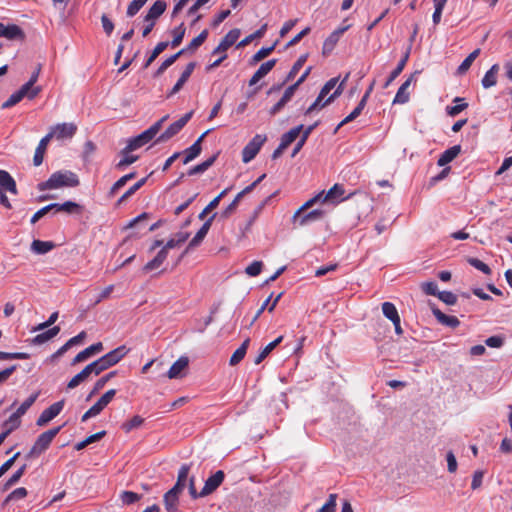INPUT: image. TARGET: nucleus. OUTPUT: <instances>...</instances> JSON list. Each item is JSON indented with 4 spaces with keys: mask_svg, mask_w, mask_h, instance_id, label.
<instances>
[{
    "mask_svg": "<svg viewBox=\"0 0 512 512\" xmlns=\"http://www.w3.org/2000/svg\"><path fill=\"white\" fill-rule=\"evenodd\" d=\"M337 494H330L327 502L317 512H335Z\"/></svg>",
    "mask_w": 512,
    "mask_h": 512,
    "instance_id": "62",
    "label": "nucleus"
},
{
    "mask_svg": "<svg viewBox=\"0 0 512 512\" xmlns=\"http://www.w3.org/2000/svg\"><path fill=\"white\" fill-rule=\"evenodd\" d=\"M28 494V491L24 487L16 488L12 491L3 501V506L7 505L11 501H18L25 498Z\"/></svg>",
    "mask_w": 512,
    "mask_h": 512,
    "instance_id": "49",
    "label": "nucleus"
},
{
    "mask_svg": "<svg viewBox=\"0 0 512 512\" xmlns=\"http://www.w3.org/2000/svg\"><path fill=\"white\" fill-rule=\"evenodd\" d=\"M0 192H9L14 195L18 193L15 180L7 171L2 169H0Z\"/></svg>",
    "mask_w": 512,
    "mask_h": 512,
    "instance_id": "16",
    "label": "nucleus"
},
{
    "mask_svg": "<svg viewBox=\"0 0 512 512\" xmlns=\"http://www.w3.org/2000/svg\"><path fill=\"white\" fill-rule=\"evenodd\" d=\"M168 42H159L153 49L151 55L146 59L143 67L148 68L152 62L168 47Z\"/></svg>",
    "mask_w": 512,
    "mask_h": 512,
    "instance_id": "47",
    "label": "nucleus"
},
{
    "mask_svg": "<svg viewBox=\"0 0 512 512\" xmlns=\"http://www.w3.org/2000/svg\"><path fill=\"white\" fill-rule=\"evenodd\" d=\"M307 57H308L307 55H301L297 59V61L293 64L291 70L289 71L285 81H290V80L294 79V77L298 74L300 69L305 64Z\"/></svg>",
    "mask_w": 512,
    "mask_h": 512,
    "instance_id": "58",
    "label": "nucleus"
},
{
    "mask_svg": "<svg viewBox=\"0 0 512 512\" xmlns=\"http://www.w3.org/2000/svg\"><path fill=\"white\" fill-rule=\"evenodd\" d=\"M303 129V125H298L292 129H290L288 132L284 133L281 137L280 143L282 144V147H288L290 144H292L299 134L301 133Z\"/></svg>",
    "mask_w": 512,
    "mask_h": 512,
    "instance_id": "36",
    "label": "nucleus"
},
{
    "mask_svg": "<svg viewBox=\"0 0 512 512\" xmlns=\"http://www.w3.org/2000/svg\"><path fill=\"white\" fill-rule=\"evenodd\" d=\"M209 131L204 132L189 148L184 151L185 157L183 159V164H188L201 153V142L204 137L208 134Z\"/></svg>",
    "mask_w": 512,
    "mask_h": 512,
    "instance_id": "20",
    "label": "nucleus"
},
{
    "mask_svg": "<svg viewBox=\"0 0 512 512\" xmlns=\"http://www.w3.org/2000/svg\"><path fill=\"white\" fill-rule=\"evenodd\" d=\"M130 153L131 152H124V148L121 150L120 154L122 155V159L116 164L118 170H123L138 160V156L131 155Z\"/></svg>",
    "mask_w": 512,
    "mask_h": 512,
    "instance_id": "46",
    "label": "nucleus"
},
{
    "mask_svg": "<svg viewBox=\"0 0 512 512\" xmlns=\"http://www.w3.org/2000/svg\"><path fill=\"white\" fill-rule=\"evenodd\" d=\"M79 184L77 175L71 171L54 172L46 181L38 184L39 191L76 187Z\"/></svg>",
    "mask_w": 512,
    "mask_h": 512,
    "instance_id": "1",
    "label": "nucleus"
},
{
    "mask_svg": "<svg viewBox=\"0 0 512 512\" xmlns=\"http://www.w3.org/2000/svg\"><path fill=\"white\" fill-rule=\"evenodd\" d=\"M323 204H331L333 206L345 201L350 195L345 196L344 186L341 184H334L328 191H321Z\"/></svg>",
    "mask_w": 512,
    "mask_h": 512,
    "instance_id": "7",
    "label": "nucleus"
},
{
    "mask_svg": "<svg viewBox=\"0 0 512 512\" xmlns=\"http://www.w3.org/2000/svg\"><path fill=\"white\" fill-rule=\"evenodd\" d=\"M215 216H216V213H214L209 219H207L204 222L202 227L197 231L195 236L190 240L185 252H187L188 250L193 249L201 244L203 239L206 237Z\"/></svg>",
    "mask_w": 512,
    "mask_h": 512,
    "instance_id": "12",
    "label": "nucleus"
},
{
    "mask_svg": "<svg viewBox=\"0 0 512 512\" xmlns=\"http://www.w3.org/2000/svg\"><path fill=\"white\" fill-rule=\"evenodd\" d=\"M91 363L88 364L81 372L76 374L67 384L68 389L76 388L81 382L86 380L91 374H94V369L91 368Z\"/></svg>",
    "mask_w": 512,
    "mask_h": 512,
    "instance_id": "28",
    "label": "nucleus"
},
{
    "mask_svg": "<svg viewBox=\"0 0 512 512\" xmlns=\"http://www.w3.org/2000/svg\"><path fill=\"white\" fill-rule=\"evenodd\" d=\"M148 177H144L137 181L133 186H131L118 200V204H121L125 200H127L130 196H132L136 191H138L143 185H145Z\"/></svg>",
    "mask_w": 512,
    "mask_h": 512,
    "instance_id": "56",
    "label": "nucleus"
},
{
    "mask_svg": "<svg viewBox=\"0 0 512 512\" xmlns=\"http://www.w3.org/2000/svg\"><path fill=\"white\" fill-rule=\"evenodd\" d=\"M266 177V174H262L259 176L253 183L245 187L241 192H239L236 197L234 198V202L239 204L240 200L248 193L252 192L259 183L263 181V179Z\"/></svg>",
    "mask_w": 512,
    "mask_h": 512,
    "instance_id": "51",
    "label": "nucleus"
},
{
    "mask_svg": "<svg viewBox=\"0 0 512 512\" xmlns=\"http://www.w3.org/2000/svg\"><path fill=\"white\" fill-rule=\"evenodd\" d=\"M249 343H250V339L247 338L244 340V342L241 344V346L235 350V352L232 354V356L229 360V364L231 366H235L243 360V358L245 357V355L247 353Z\"/></svg>",
    "mask_w": 512,
    "mask_h": 512,
    "instance_id": "35",
    "label": "nucleus"
},
{
    "mask_svg": "<svg viewBox=\"0 0 512 512\" xmlns=\"http://www.w3.org/2000/svg\"><path fill=\"white\" fill-rule=\"evenodd\" d=\"M480 52L481 50L479 48L471 52L457 68V73L459 75L465 74L469 70L475 59L479 56Z\"/></svg>",
    "mask_w": 512,
    "mask_h": 512,
    "instance_id": "41",
    "label": "nucleus"
},
{
    "mask_svg": "<svg viewBox=\"0 0 512 512\" xmlns=\"http://www.w3.org/2000/svg\"><path fill=\"white\" fill-rule=\"evenodd\" d=\"M283 340V336H279L274 341L270 342L266 345L263 350L259 353V355L255 359V364H260Z\"/></svg>",
    "mask_w": 512,
    "mask_h": 512,
    "instance_id": "39",
    "label": "nucleus"
},
{
    "mask_svg": "<svg viewBox=\"0 0 512 512\" xmlns=\"http://www.w3.org/2000/svg\"><path fill=\"white\" fill-rule=\"evenodd\" d=\"M316 203L323 204V198L321 192H319L317 195L306 201L297 211H296V217L300 215V212H304L305 210L309 209Z\"/></svg>",
    "mask_w": 512,
    "mask_h": 512,
    "instance_id": "61",
    "label": "nucleus"
},
{
    "mask_svg": "<svg viewBox=\"0 0 512 512\" xmlns=\"http://www.w3.org/2000/svg\"><path fill=\"white\" fill-rule=\"evenodd\" d=\"M39 396V393L36 392L32 395H30L18 408L17 410L14 412L16 413L19 417H22L26 412L27 410L34 404V402L37 400Z\"/></svg>",
    "mask_w": 512,
    "mask_h": 512,
    "instance_id": "53",
    "label": "nucleus"
},
{
    "mask_svg": "<svg viewBox=\"0 0 512 512\" xmlns=\"http://www.w3.org/2000/svg\"><path fill=\"white\" fill-rule=\"evenodd\" d=\"M143 422L144 419L141 416L135 415L129 421L124 422L121 425V428L125 433H129L133 429L139 428L143 424Z\"/></svg>",
    "mask_w": 512,
    "mask_h": 512,
    "instance_id": "48",
    "label": "nucleus"
},
{
    "mask_svg": "<svg viewBox=\"0 0 512 512\" xmlns=\"http://www.w3.org/2000/svg\"><path fill=\"white\" fill-rule=\"evenodd\" d=\"M51 138H52V134H47L45 137H43L40 140V142L35 150L34 157H33V163L35 166H39L43 162V156H44L47 144Z\"/></svg>",
    "mask_w": 512,
    "mask_h": 512,
    "instance_id": "30",
    "label": "nucleus"
},
{
    "mask_svg": "<svg viewBox=\"0 0 512 512\" xmlns=\"http://www.w3.org/2000/svg\"><path fill=\"white\" fill-rule=\"evenodd\" d=\"M189 364V359L185 356H181L178 360H176L170 369L167 372V376L169 379H176L181 377L182 371H184Z\"/></svg>",
    "mask_w": 512,
    "mask_h": 512,
    "instance_id": "22",
    "label": "nucleus"
},
{
    "mask_svg": "<svg viewBox=\"0 0 512 512\" xmlns=\"http://www.w3.org/2000/svg\"><path fill=\"white\" fill-rule=\"evenodd\" d=\"M368 100V95H363L362 99L359 101L358 105L353 109V111L346 116L338 125V128L355 120L363 111L364 107L366 106Z\"/></svg>",
    "mask_w": 512,
    "mask_h": 512,
    "instance_id": "34",
    "label": "nucleus"
},
{
    "mask_svg": "<svg viewBox=\"0 0 512 512\" xmlns=\"http://www.w3.org/2000/svg\"><path fill=\"white\" fill-rule=\"evenodd\" d=\"M61 429L62 426H58L40 434L27 454V458L39 456L46 451Z\"/></svg>",
    "mask_w": 512,
    "mask_h": 512,
    "instance_id": "4",
    "label": "nucleus"
},
{
    "mask_svg": "<svg viewBox=\"0 0 512 512\" xmlns=\"http://www.w3.org/2000/svg\"><path fill=\"white\" fill-rule=\"evenodd\" d=\"M24 97L21 95V93L17 90L16 92L12 93L10 97L2 104L3 109L11 108L14 105L18 104Z\"/></svg>",
    "mask_w": 512,
    "mask_h": 512,
    "instance_id": "63",
    "label": "nucleus"
},
{
    "mask_svg": "<svg viewBox=\"0 0 512 512\" xmlns=\"http://www.w3.org/2000/svg\"><path fill=\"white\" fill-rule=\"evenodd\" d=\"M262 267L263 263L261 261H253L250 265L246 267L245 272L249 276L255 277L261 273Z\"/></svg>",
    "mask_w": 512,
    "mask_h": 512,
    "instance_id": "64",
    "label": "nucleus"
},
{
    "mask_svg": "<svg viewBox=\"0 0 512 512\" xmlns=\"http://www.w3.org/2000/svg\"><path fill=\"white\" fill-rule=\"evenodd\" d=\"M277 41L269 46V47H262L260 50H258L252 57L251 59V63L252 64H255L261 60H263L264 58H266L268 55H270L272 53V51L275 49V46L277 45Z\"/></svg>",
    "mask_w": 512,
    "mask_h": 512,
    "instance_id": "55",
    "label": "nucleus"
},
{
    "mask_svg": "<svg viewBox=\"0 0 512 512\" xmlns=\"http://www.w3.org/2000/svg\"><path fill=\"white\" fill-rule=\"evenodd\" d=\"M193 111L187 112L180 119L173 122L157 139V143L166 142L176 134H178L183 127L188 123V121L192 118Z\"/></svg>",
    "mask_w": 512,
    "mask_h": 512,
    "instance_id": "6",
    "label": "nucleus"
},
{
    "mask_svg": "<svg viewBox=\"0 0 512 512\" xmlns=\"http://www.w3.org/2000/svg\"><path fill=\"white\" fill-rule=\"evenodd\" d=\"M467 262L472 267H474L475 269L481 271L482 273H484L486 275H489L492 272L491 268L486 263H484L483 261H481L478 258L470 257V258L467 259Z\"/></svg>",
    "mask_w": 512,
    "mask_h": 512,
    "instance_id": "59",
    "label": "nucleus"
},
{
    "mask_svg": "<svg viewBox=\"0 0 512 512\" xmlns=\"http://www.w3.org/2000/svg\"><path fill=\"white\" fill-rule=\"evenodd\" d=\"M240 34V30L235 28L230 30L223 37L218 46L212 51V55H219V58L206 67L207 71L217 68L221 65V63L227 58L226 51L235 44V42L240 37Z\"/></svg>",
    "mask_w": 512,
    "mask_h": 512,
    "instance_id": "3",
    "label": "nucleus"
},
{
    "mask_svg": "<svg viewBox=\"0 0 512 512\" xmlns=\"http://www.w3.org/2000/svg\"><path fill=\"white\" fill-rule=\"evenodd\" d=\"M208 34H209L208 30L204 29L197 37L192 39V41L188 44V46L186 48H184L185 52L188 50L194 51L198 47H200L207 39Z\"/></svg>",
    "mask_w": 512,
    "mask_h": 512,
    "instance_id": "50",
    "label": "nucleus"
},
{
    "mask_svg": "<svg viewBox=\"0 0 512 512\" xmlns=\"http://www.w3.org/2000/svg\"><path fill=\"white\" fill-rule=\"evenodd\" d=\"M409 54H410V49H408L406 51V53L404 54L402 59L398 62L396 68L390 73L388 79L386 80V82L384 84V88H387L401 74V72L405 68V65L408 61Z\"/></svg>",
    "mask_w": 512,
    "mask_h": 512,
    "instance_id": "31",
    "label": "nucleus"
},
{
    "mask_svg": "<svg viewBox=\"0 0 512 512\" xmlns=\"http://www.w3.org/2000/svg\"><path fill=\"white\" fill-rule=\"evenodd\" d=\"M461 152L460 145H454L447 150H445L440 157L438 158L437 164L438 166L444 167L445 165L452 162Z\"/></svg>",
    "mask_w": 512,
    "mask_h": 512,
    "instance_id": "25",
    "label": "nucleus"
},
{
    "mask_svg": "<svg viewBox=\"0 0 512 512\" xmlns=\"http://www.w3.org/2000/svg\"><path fill=\"white\" fill-rule=\"evenodd\" d=\"M127 353H128V349L126 348V346L122 345V346H119L116 349L108 352L107 354L100 357L96 361L92 362L91 368L94 369V374L99 375L103 371L116 365L118 362H120L125 357V355Z\"/></svg>",
    "mask_w": 512,
    "mask_h": 512,
    "instance_id": "2",
    "label": "nucleus"
},
{
    "mask_svg": "<svg viewBox=\"0 0 512 512\" xmlns=\"http://www.w3.org/2000/svg\"><path fill=\"white\" fill-rule=\"evenodd\" d=\"M148 0H133L127 7L126 15L127 17L135 16L140 9L147 3Z\"/></svg>",
    "mask_w": 512,
    "mask_h": 512,
    "instance_id": "60",
    "label": "nucleus"
},
{
    "mask_svg": "<svg viewBox=\"0 0 512 512\" xmlns=\"http://www.w3.org/2000/svg\"><path fill=\"white\" fill-rule=\"evenodd\" d=\"M103 350V344L101 342L94 343L89 347L79 352L73 359L72 365L83 362L89 357L101 352Z\"/></svg>",
    "mask_w": 512,
    "mask_h": 512,
    "instance_id": "18",
    "label": "nucleus"
},
{
    "mask_svg": "<svg viewBox=\"0 0 512 512\" xmlns=\"http://www.w3.org/2000/svg\"><path fill=\"white\" fill-rule=\"evenodd\" d=\"M324 217V211L320 209L312 210L308 213L300 212V215L296 217V212L293 215L294 223H298L300 226L308 225L312 222L321 220Z\"/></svg>",
    "mask_w": 512,
    "mask_h": 512,
    "instance_id": "13",
    "label": "nucleus"
},
{
    "mask_svg": "<svg viewBox=\"0 0 512 512\" xmlns=\"http://www.w3.org/2000/svg\"><path fill=\"white\" fill-rule=\"evenodd\" d=\"M431 310L437 321L442 325H445L450 328H456L460 325V321L457 317L444 314L440 309H438L434 305H431Z\"/></svg>",
    "mask_w": 512,
    "mask_h": 512,
    "instance_id": "17",
    "label": "nucleus"
},
{
    "mask_svg": "<svg viewBox=\"0 0 512 512\" xmlns=\"http://www.w3.org/2000/svg\"><path fill=\"white\" fill-rule=\"evenodd\" d=\"M216 159H217V154L209 157L204 162L190 168L187 172V175L193 176V175L204 173L206 170H208L214 164Z\"/></svg>",
    "mask_w": 512,
    "mask_h": 512,
    "instance_id": "38",
    "label": "nucleus"
},
{
    "mask_svg": "<svg viewBox=\"0 0 512 512\" xmlns=\"http://www.w3.org/2000/svg\"><path fill=\"white\" fill-rule=\"evenodd\" d=\"M349 77V73L345 76V78L343 79V81L338 85V87L336 88V90L334 91L333 94L330 95V97L323 103L321 104L322 100L325 98V97H321V94L319 93L318 97L316 98V100L313 102V104L307 109L306 111V114H309L311 113L313 110L317 109L318 107H324L325 105L331 103L335 98H337L339 95H341L342 93V90H343V84L344 82L348 79Z\"/></svg>",
    "mask_w": 512,
    "mask_h": 512,
    "instance_id": "14",
    "label": "nucleus"
},
{
    "mask_svg": "<svg viewBox=\"0 0 512 512\" xmlns=\"http://www.w3.org/2000/svg\"><path fill=\"white\" fill-rule=\"evenodd\" d=\"M151 140H152V138L145 130L141 134L137 135L136 137L130 138L128 140L127 145L124 148V152H132V151L144 146L146 143H148Z\"/></svg>",
    "mask_w": 512,
    "mask_h": 512,
    "instance_id": "21",
    "label": "nucleus"
},
{
    "mask_svg": "<svg viewBox=\"0 0 512 512\" xmlns=\"http://www.w3.org/2000/svg\"><path fill=\"white\" fill-rule=\"evenodd\" d=\"M116 374H117L116 371H111L108 374L102 376L100 379H98L87 399H89L90 397H92L93 395L98 393L101 389H103V387L106 385V383L108 381H110L113 377H115Z\"/></svg>",
    "mask_w": 512,
    "mask_h": 512,
    "instance_id": "45",
    "label": "nucleus"
},
{
    "mask_svg": "<svg viewBox=\"0 0 512 512\" xmlns=\"http://www.w3.org/2000/svg\"><path fill=\"white\" fill-rule=\"evenodd\" d=\"M54 246V243L51 241L34 240L31 244V251L35 254L43 255L51 251Z\"/></svg>",
    "mask_w": 512,
    "mask_h": 512,
    "instance_id": "37",
    "label": "nucleus"
},
{
    "mask_svg": "<svg viewBox=\"0 0 512 512\" xmlns=\"http://www.w3.org/2000/svg\"><path fill=\"white\" fill-rule=\"evenodd\" d=\"M186 28L184 26V23H181L179 26L175 27L172 31L173 34V40L171 41V46L173 48L178 47L185 35Z\"/></svg>",
    "mask_w": 512,
    "mask_h": 512,
    "instance_id": "52",
    "label": "nucleus"
},
{
    "mask_svg": "<svg viewBox=\"0 0 512 512\" xmlns=\"http://www.w3.org/2000/svg\"><path fill=\"white\" fill-rule=\"evenodd\" d=\"M189 233L188 232H178L176 233L172 238H170L165 246H166V249H173V248H176V247H179L181 244H183L189 237Z\"/></svg>",
    "mask_w": 512,
    "mask_h": 512,
    "instance_id": "44",
    "label": "nucleus"
},
{
    "mask_svg": "<svg viewBox=\"0 0 512 512\" xmlns=\"http://www.w3.org/2000/svg\"><path fill=\"white\" fill-rule=\"evenodd\" d=\"M339 37L336 36V34H333L331 33L324 41L323 43V48H322V53L323 55H328L330 54L333 49L335 48V46L337 45L338 41H339Z\"/></svg>",
    "mask_w": 512,
    "mask_h": 512,
    "instance_id": "54",
    "label": "nucleus"
},
{
    "mask_svg": "<svg viewBox=\"0 0 512 512\" xmlns=\"http://www.w3.org/2000/svg\"><path fill=\"white\" fill-rule=\"evenodd\" d=\"M64 407V400H60L58 402L53 403L47 409H45L40 416L38 417L36 424L38 426H44L51 420H53L56 416L60 414Z\"/></svg>",
    "mask_w": 512,
    "mask_h": 512,
    "instance_id": "8",
    "label": "nucleus"
},
{
    "mask_svg": "<svg viewBox=\"0 0 512 512\" xmlns=\"http://www.w3.org/2000/svg\"><path fill=\"white\" fill-rule=\"evenodd\" d=\"M60 332L59 326H53L52 328L37 334L32 340V344L41 345L54 338Z\"/></svg>",
    "mask_w": 512,
    "mask_h": 512,
    "instance_id": "29",
    "label": "nucleus"
},
{
    "mask_svg": "<svg viewBox=\"0 0 512 512\" xmlns=\"http://www.w3.org/2000/svg\"><path fill=\"white\" fill-rule=\"evenodd\" d=\"M168 250L169 249H166V246L164 245L162 249L157 253V255L151 261L146 263V265L143 267V270L146 272H150L158 269L166 260Z\"/></svg>",
    "mask_w": 512,
    "mask_h": 512,
    "instance_id": "23",
    "label": "nucleus"
},
{
    "mask_svg": "<svg viewBox=\"0 0 512 512\" xmlns=\"http://www.w3.org/2000/svg\"><path fill=\"white\" fill-rule=\"evenodd\" d=\"M276 62V59H271L262 63L258 70L253 74V76L249 80V85L253 86L257 84L263 77H265L273 69Z\"/></svg>",
    "mask_w": 512,
    "mask_h": 512,
    "instance_id": "19",
    "label": "nucleus"
},
{
    "mask_svg": "<svg viewBox=\"0 0 512 512\" xmlns=\"http://www.w3.org/2000/svg\"><path fill=\"white\" fill-rule=\"evenodd\" d=\"M21 425V417H19L16 413H12L10 417L5 420L2 424L3 431L10 435L14 430L19 428Z\"/></svg>",
    "mask_w": 512,
    "mask_h": 512,
    "instance_id": "40",
    "label": "nucleus"
},
{
    "mask_svg": "<svg viewBox=\"0 0 512 512\" xmlns=\"http://www.w3.org/2000/svg\"><path fill=\"white\" fill-rule=\"evenodd\" d=\"M0 37H4L8 40H23L25 34L23 30L16 24L5 25L0 22Z\"/></svg>",
    "mask_w": 512,
    "mask_h": 512,
    "instance_id": "11",
    "label": "nucleus"
},
{
    "mask_svg": "<svg viewBox=\"0 0 512 512\" xmlns=\"http://www.w3.org/2000/svg\"><path fill=\"white\" fill-rule=\"evenodd\" d=\"M499 65L494 64L491 68L485 73L484 77L481 80V84L483 88L489 89L497 84V74L499 72Z\"/></svg>",
    "mask_w": 512,
    "mask_h": 512,
    "instance_id": "27",
    "label": "nucleus"
},
{
    "mask_svg": "<svg viewBox=\"0 0 512 512\" xmlns=\"http://www.w3.org/2000/svg\"><path fill=\"white\" fill-rule=\"evenodd\" d=\"M413 79L414 75H411L405 82L402 83L394 97V104H405L409 101V93L407 90L410 87Z\"/></svg>",
    "mask_w": 512,
    "mask_h": 512,
    "instance_id": "26",
    "label": "nucleus"
},
{
    "mask_svg": "<svg viewBox=\"0 0 512 512\" xmlns=\"http://www.w3.org/2000/svg\"><path fill=\"white\" fill-rule=\"evenodd\" d=\"M382 313L391 322H394V321H397L398 319H400V316L396 309V306L391 302L382 303Z\"/></svg>",
    "mask_w": 512,
    "mask_h": 512,
    "instance_id": "42",
    "label": "nucleus"
},
{
    "mask_svg": "<svg viewBox=\"0 0 512 512\" xmlns=\"http://www.w3.org/2000/svg\"><path fill=\"white\" fill-rule=\"evenodd\" d=\"M77 131V126L73 123H62L54 126L48 134L57 139L72 138Z\"/></svg>",
    "mask_w": 512,
    "mask_h": 512,
    "instance_id": "10",
    "label": "nucleus"
},
{
    "mask_svg": "<svg viewBox=\"0 0 512 512\" xmlns=\"http://www.w3.org/2000/svg\"><path fill=\"white\" fill-rule=\"evenodd\" d=\"M265 135L256 134L251 141L242 150V161L249 163L259 153L261 147L266 142Z\"/></svg>",
    "mask_w": 512,
    "mask_h": 512,
    "instance_id": "5",
    "label": "nucleus"
},
{
    "mask_svg": "<svg viewBox=\"0 0 512 512\" xmlns=\"http://www.w3.org/2000/svg\"><path fill=\"white\" fill-rule=\"evenodd\" d=\"M185 53V49H182L180 51H178L177 53H175L174 55H171L170 57H168L165 61H163L161 63V65L159 66V68L156 70L155 74H154V77H159L162 73H164V71L170 67L172 64H174L176 62V60L182 55Z\"/></svg>",
    "mask_w": 512,
    "mask_h": 512,
    "instance_id": "43",
    "label": "nucleus"
},
{
    "mask_svg": "<svg viewBox=\"0 0 512 512\" xmlns=\"http://www.w3.org/2000/svg\"><path fill=\"white\" fill-rule=\"evenodd\" d=\"M165 509L167 512H176L178 509L179 495L172 490H168L163 497Z\"/></svg>",
    "mask_w": 512,
    "mask_h": 512,
    "instance_id": "32",
    "label": "nucleus"
},
{
    "mask_svg": "<svg viewBox=\"0 0 512 512\" xmlns=\"http://www.w3.org/2000/svg\"><path fill=\"white\" fill-rule=\"evenodd\" d=\"M454 102H462L461 104H457L455 106H448L446 108L447 114L449 116L455 117L459 113H461L464 109L468 107V104L464 102V98L456 97L454 98Z\"/></svg>",
    "mask_w": 512,
    "mask_h": 512,
    "instance_id": "57",
    "label": "nucleus"
},
{
    "mask_svg": "<svg viewBox=\"0 0 512 512\" xmlns=\"http://www.w3.org/2000/svg\"><path fill=\"white\" fill-rule=\"evenodd\" d=\"M195 67H196V63L195 62H190V63H188L186 65V67H185L184 71L182 72L180 78L178 79L176 84L173 86V88L169 92L168 97H171V96L175 95L176 93H178L182 89L184 84L188 81V79L190 78L191 74L193 73Z\"/></svg>",
    "mask_w": 512,
    "mask_h": 512,
    "instance_id": "15",
    "label": "nucleus"
},
{
    "mask_svg": "<svg viewBox=\"0 0 512 512\" xmlns=\"http://www.w3.org/2000/svg\"><path fill=\"white\" fill-rule=\"evenodd\" d=\"M42 88L40 86H35L32 81H27L23 84L18 90L23 97H27L29 100L34 99L41 92Z\"/></svg>",
    "mask_w": 512,
    "mask_h": 512,
    "instance_id": "33",
    "label": "nucleus"
},
{
    "mask_svg": "<svg viewBox=\"0 0 512 512\" xmlns=\"http://www.w3.org/2000/svg\"><path fill=\"white\" fill-rule=\"evenodd\" d=\"M225 473L222 470L216 471L211 475L204 483L202 490L200 491L201 496H208L212 494L217 488L223 483Z\"/></svg>",
    "mask_w": 512,
    "mask_h": 512,
    "instance_id": "9",
    "label": "nucleus"
},
{
    "mask_svg": "<svg viewBox=\"0 0 512 512\" xmlns=\"http://www.w3.org/2000/svg\"><path fill=\"white\" fill-rule=\"evenodd\" d=\"M166 7L167 3L164 0L155 1L145 15L144 20H152L156 22V20L165 12Z\"/></svg>",
    "mask_w": 512,
    "mask_h": 512,
    "instance_id": "24",
    "label": "nucleus"
}]
</instances>
